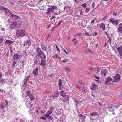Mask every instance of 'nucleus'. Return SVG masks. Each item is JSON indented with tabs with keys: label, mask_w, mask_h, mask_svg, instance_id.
Listing matches in <instances>:
<instances>
[{
	"label": "nucleus",
	"mask_w": 122,
	"mask_h": 122,
	"mask_svg": "<svg viewBox=\"0 0 122 122\" xmlns=\"http://www.w3.org/2000/svg\"><path fill=\"white\" fill-rule=\"evenodd\" d=\"M14 23L15 28H19L20 27L21 25L20 22L18 20L16 21Z\"/></svg>",
	"instance_id": "nucleus-10"
},
{
	"label": "nucleus",
	"mask_w": 122,
	"mask_h": 122,
	"mask_svg": "<svg viewBox=\"0 0 122 122\" xmlns=\"http://www.w3.org/2000/svg\"><path fill=\"white\" fill-rule=\"evenodd\" d=\"M82 102V101H79L78 100H75V102L76 105L79 104H81V103Z\"/></svg>",
	"instance_id": "nucleus-34"
},
{
	"label": "nucleus",
	"mask_w": 122,
	"mask_h": 122,
	"mask_svg": "<svg viewBox=\"0 0 122 122\" xmlns=\"http://www.w3.org/2000/svg\"><path fill=\"white\" fill-rule=\"evenodd\" d=\"M121 105H116L114 106V108H118L119 106H120Z\"/></svg>",
	"instance_id": "nucleus-53"
},
{
	"label": "nucleus",
	"mask_w": 122,
	"mask_h": 122,
	"mask_svg": "<svg viewBox=\"0 0 122 122\" xmlns=\"http://www.w3.org/2000/svg\"><path fill=\"white\" fill-rule=\"evenodd\" d=\"M47 12H46V13L49 14L51 12H53V9L51 8H48L47 10Z\"/></svg>",
	"instance_id": "nucleus-28"
},
{
	"label": "nucleus",
	"mask_w": 122,
	"mask_h": 122,
	"mask_svg": "<svg viewBox=\"0 0 122 122\" xmlns=\"http://www.w3.org/2000/svg\"><path fill=\"white\" fill-rule=\"evenodd\" d=\"M40 118L42 120H46V118L42 116L40 117Z\"/></svg>",
	"instance_id": "nucleus-43"
},
{
	"label": "nucleus",
	"mask_w": 122,
	"mask_h": 122,
	"mask_svg": "<svg viewBox=\"0 0 122 122\" xmlns=\"http://www.w3.org/2000/svg\"><path fill=\"white\" fill-rule=\"evenodd\" d=\"M56 48H57V50L59 51H60L59 49L58 46L56 44Z\"/></svg>",
	"instance_id": "nucleus-61"
},
{
	"label": "nucleus",
	"mask_w": 122,
	"mask_h": 122,
	"mask_svg": "<svg viewBox=\"0 0 122 122\" xmlns=\"http://www.w3.org/2000/svg\"><path fill=\"white\" fill-rule=\"evenodd\" d=\"M13 43V41L11 40H6L5 41V43L9 45H11Z\"/></svg>",
	"instance_id": "nucleus-15"
},
{
	"label": "nucleus",
	"mask_w": 122,
	"mask_h": 122,
	"mask_svg": "<svg viewBox=\"0 0 122 122\" xmlns=\"http://www.w3.org/2000/svg\"><path fill=\"white\" fill-rule=\"evenodd\" d=\"M85 35H86L87 36H90V35L88 33H85Z\"/></svg>",
	"instance_id": "nucleus-58"
},
{
	"label": "nucleus",
	"mask_w": 122,
	"mask_h": 122,
	"mask_svg": "<svg viewBox=\"0 0 122 122\" xmlns=\"http://www.w3.org/2000/svg\"><path fill=\"white\" fill-rule=\"evenodd\" d=\"M51 114L49 113L48 112V111H47V113H46L44 115L46 117H48L49 116V115H51Z\"/></svg>",
	"instance_id": "nucleus-37"
},
{
	"label": "nucleus",
	"mask_w": 122,
	"mask_h": 122,
	"mask_svg": "<svg viewBox=\"0 0 122 122\" xmlns=\"http://www.w3.org/2000/svg\"><path fill=\"white\" fill-rule=\"evenodd\" d=\"M3 40L2 38H0V43H1L3 42Z\"/></svg>",
	"instance_id": "nucleus-56"
},
{
	"label": "nucleus",
	"mask_w": 122,
	"mask_h": 122,
	"mask_svg": "<svg viewBox=\"0 0 122 122\" xmlns=\"http://www.w3.org/2000/svg\"><path fill=\"white\" fill-rule=\"evenodd\" d=\"M121 105H116L114 106V108H118L119 106H120Z\"/></svg>",
	"instance_id": "nucleus-54"
},
{
	"label": "nucleus",
	"mask_w": 122,
	"mask_h": 122,
	"mask_svg": "<svg viewBox=\"0 0 122 122\" xmlns=\"http://www.w3.org/2000/svg\"><path fill=\"white\" fill-rule=\"evenodd\" d=\"M118 31L120 33H122V23H121L119 24V27L118 28Z\"/></svg>",
	"instance_id": "nucleus-16"
},
{
	"label": "nucleus",
	"mask_w": 122,
	"mask_h": 122,
	"mask_svg": "<svg viewBox=\"0 0 122 122\" xmlns=\"http://www.w3.org/2000/svg\"><path fill=\"white\" fill-rule=\"evenodd\" d=\"M107 71L106 69H103L101 71V74L103 76H105L107 75Z\"/></svg>",
	"instance_id": "nucleus-13"
},
{
	"label": "nucleus",
	"mask_w": 122,
	"mask_h": 122,
	"mask_svg": "<svg viewBox=\"0 0 122 122\" xmlns=\"http://www.w3.org/2000/svg\"><path fill=\"white\" fill-rule=\"evenodd\" d=\"M16 36L17 37L23 36L25 35V31L22 30H17L16 32Z\"/></svg>",
	"instance_id": "nucleus-2"
},
{
	"label": "nucleus",
	"mask_w": 122,
	"mask_h": 122,
	"mask_svg": "<svg viewBox=\"0 0 122 122\" xmlns=\"http://www.w3.org/2000/svg\"><path fill=\"white\" fill-rule=\"evenodd\" d=\"M46 59L42 60L40 65L44 66L46 64Z\"/></svg>",
	"instance_id": "nucleus-24"
},
{
	"label": "nucleus",
	"mask_w": 122,
	"mask_h": 122,
	"mask_svg": "<svg viewBox=\"0 0 122 122\" xmlns=\"http://www.w3.org/2000/svg\"><path fill=\"white\" fill-rule=\"evenodd\" d=\"M48 117V119H49L50 120H52V119L53 118L52 117H51V116H49V117Z\"/></svg>",
	"instance_id": "nucleus-50"
},
{
	"label": "nucleus",
	"mask_w": 122,
	"mask_h": 122,
	"mask_svg": "<svg viewBox=\"0 0 122 122\" xmlns=\"http://www.w3.org/2000/svg\"><path fill=\"white\" fill-rule=\"evenodd\" d=\"M90 10L89 8H87L85 10V12L86 13H87L90 11Z\"/></svg>",
	"instance_id": "nucleus-41"
},
{
	"label": "nucleus",
	"mask_w": 122,
	"mask_h": 122,
	"mask_svg": "<svg viewBox=\"0 0 122 122\" xmlns=\"http://www.w3.org/2000/svg\"><path fill=\"white\" fill-rule=\"evenodd\" d=\"M117 50L119 53H122V46L118 47L117 48Z\"/></svg>",
	"instance_id": "nucleus-25"
},
{
	"label": "nucleus",
	"mask_w": 122,
	"mask_h": 122,
	"mask_svg": "<svg viewBox=\"0 0 122 122\" xmlns=\"http://www.w3.org/2000/svg\"><path fill=\"white\" fill-rule=\"evenodd\" d=\"M27 81H25L24 82V85L25 86H27Z\"/></svg>",
	"instance_id": "nucleus-57"
},
{
	"label": "nucleus",
	"mask_w": 122,
	"mask_h": 122,
	"mask_svg": "<svg viewBox=\"0 0 122 122\" xmlns=\"http://www.w3.org/2000/svg\"><path fill=\"white\" fill-rule=\"evenodd\" d=\"M20 56L18 54H15V55L13 56V58L15 60H18L20 59Z\"/></svg>",
	"instance_id": "nucleus-14"
},
{
	"label": "nucleus",
	"mask_w": 122,
	"mask_h": 122,
	"mask_svg": "<svg viewBox=\"0 0 122 122\" xmlns=\"http://www.w3.org/2000/svg\"><path fill=\"white\" fill-rule=\"evenodd\" d=\"M81 35V33H78L75 35V36H79Z\"/></svg>",
	"instance_id": "nucleus-62"
},
{
	"label": "nucleus",
	"mask_w": 122,
	"mask_h": 122,
	"mask_svg": "<svg viewBox=\"0 0 122 122\" xmlns=\"http://www.w3.org/2000/svg\"><path fill=\"white\" fill-rule=\"evenodd\" d=\"M10 18L8 20V21L9 23H10L13 22V21H14L18 18V16L16 15L12 14H10Z\"/></svg>",
	"instance_id": "nucleus-3"
},
{
	"label": "nucleus",
	"mask_w": 122,
	"mask_h": 122,
	"mask_svg": "<svg viewBox=\"0 0 122 122\" xmlns=\"http://www.w3.org/2000/svg\"><path fill=\"white\" fill-rule=\"evenodd\" d=\"M38 68L37 67L36 68L34 69L33 70V73L34 74L35 77H36V75H37L38 74Z\"/></svg>",
	"instance_id": "nucleus-12"
},
{
	"label": "nucleus",
	"mask_w": 122,
	"mask_h": 122,
	"mask_svg": "<svg viewBox=\"0 0 122 122\" xmlns=\"http://www.w3.org/2000/svg\"><path fill=\"white\" fill-rule=\"evenodd\" d=\"M54 108L53 106H51L49 109V110L48 111V112L49 114H51L53 111V110L54 109Z\"/></svg>",
	"instance_id": "nucleus-19"
},
{
	"label": "nucleus",
	"mask_w": 122,
	"mask_h": 122,
	"mask_svg": "<svg viewBox=\"0 0 122 122\" xmlns=\"http://www.w3.org/2000/svg\"><path fill=\"white\" fill-rule=\"evenodd\" d=\"M35 108L29 110V113L30 115H31V114H33L35 113Z\"/></svg>",
	"instance_id": "nucleus-21"
},
{
	"label": "nucleus",
	"mask_w": 122,
	"mask_h": 122,
	"mask_svg": "<svg viewBox=\"0 0 122 122\" xmlns=\"http://www.w3.org/2000/svg\"><path fill=\"white\" fill-rule=\"evenodd\" d=\"M58 85H59V89L60 90H62L63 89V84L62 81L61 79H59L58 80Z\"/></svg>",
	"instance_id": "nucleus-9"
},
{
	"label": "nucleus",
	"mask_w": 122,
	"mask_h": 122,
	"mask_svg": "<svg viewBox=\"0 0 122 122\" xmlns=\"http://www.w3.org/2000/svg\"><path fill=\"white\" fill-rule=\"evenodd\" d=\"M89 69L90 70H91L92 71H94V68L93 67H90L89 68Z\"/></svg>",
	"instance_id": "nucleus-48"
},
{
	"label": "nucleus",
	"mask_w": 122,
	"mask_h": 122,
	"mask_svg": "<svg viewBox=\"0 0 122 122\" xmlns=\"http://www.w3.org/2000/svg\"><path fill=\"white\" fill-rule=\"evenodd\" d=\"M26 93L28 96L30 97L32 94H31L29 90L27 91L26 92Z\"/></svg>",
	"instance_id": "nucleus-35"
},
{
	"label": "nucleus",
	"mask_w": 122,
	"mask_h": 122,
	"mask_svg": "<svg viewBox=\"0 0 122 122\" xmlns=\"http://www.w3.org/2000/svg\"><path fill=\"white\" fill-rule=\"evenodd\" d=\"M5 105L3 103L1 104L0 105V109H1L2 111L3 110V109L4 107H5Z\"/></svg>",
	"instance_id": "nucleus-33"
},
{
	"label": "nucleus",
	"mask_w": 122,
	"mask_h": 122,
	"mask_svg": "<svg viewBox=\"0 0 122 122\" xmlns=\"http://www.w3.org/2000/svg\"><path fill=\"white\" fill-rule=\"evenodd\" d=\"M41 46L43 50L44 51H46V49L45 46L43 44H41Z\"/></svg>",
	"instance_id": "nucleus-30"
},
{
	"label": "nucleus",
	"mask_w": 122,
	"mask_h": 122,
	"mask_svg": "<svg viewBox=\"0 0 122 122\" xmlns=\"http://www.w3.org/2000/svg\"><path fill=\"white\" fill-rule=\"evenodd\" d=\"M51 8H52L53 9V11L54 9H56V7L55 6H51Z\"/></svg>",
	"instance_id": "nucleus-49"
},
{
	"label": "nucleus",
	"mask_w": 122,
	"mask_h": 122,
	"mask_svg": "<svg viewBox=\"0 0 122 122\" xmlns=\"http://www.w3.org/2000/svg\"><path fill=\"white\" fill-rule=\"evenodd\" d=\"M82 88L83 89V90L84 91V93H86L87 91L85 89V87L84 86H83L82 87Z\"/></svg>",
	"instance_id": "nucleus-45"
},
{
	"label": "nucleus",
	"mask_w": 122,
	"mask_h": 122,
	"mask_svg": "<svg viewBox=\"0 0 122 122\" xmlns=\"http://www.w3.org/2000/svg\"><path fill=\"white\" fill-rule=\"evenodd\" d=\"M121 77L120 75L118 74H117L114 77V80L112 81L113 82H116L119 81Z\"/></svg>",
	"instance_id": "nucleus-5"
},
{
	"label": "nucleus",
	"mask_w": 122,
	"mask_h": 122,
	"mask_svg": "<svg viewBox=\"0 0 122 122\" xmlns=\"http://www.w3.org/2000/svg\"><path fill=\"white\" fill-rule=\"evenodd\" d=\"M112 79L111 77H109L107 79L105 82L106 84H107V83L111 81Z\"/></svg>",
	"instance_id": "nucleus-27"
},
{
	"label": "nucleus",
	"mask_w": 122,
	"mask_h": 122,
	"mask_svg": "<svg viewBox=\"0 0 122 122\" xmlns=\"http://www.w3.org/2000/svg\"><path fill=\"white\" fill-rule=\"evenodd\" d=\"M15 23H12L9 24L7 25L8 27H9L8 28L9 30H10L11 29L15 28Z\"/></svg>",
	"instance_id": "nucleus-11"
},
{
	"label": "nucleus",
	"mask_w": 122,
	"mask_h": 122,
	"mask_svg": "<svg viewBox=\"0 0 122 122\" xmlns=\"http://www.w3.org/2000/svg\"><path fill=\"white\" fill-rule=\"evenodd\" d=\"M98 104H99V106H102V103L99 102L98 103Z\"/></svg>",
	"instance_id": "nucleus-64"
},
{
	"label": "nucleus",
	"mask_w": 122,
	"mask_h": 122,
	"mask_svg": "<svg viewBox=\"0 0 122 122\" xmlns=\"http://www.w3.org/2000/svg\"><path fill=\"white\" fill-rule=\"evenodd\" d=\"M4 11L5 12L6 14H7L8 13H10V14H11V11L9 9L5 7V9H4Z\"/></svg>",
	"instance_id": "nucleus-20"
},
{
	"label": "nucleus",
	"mask_w": 122,
	"mask_h": 122,
	"mask_svg": "<svg viewBox=\"0 0 122 122\" xmlns=\"http://www.w3.org/2000/svg\"><path fill=\"white\" fill-rule=\"evenodd\" d=\"M59 92L58 91L55 92L53 94V97L54 98H57L59 96Z\"/></svg>",
	"instance_id": "nucleus-23"
},
{
	"label": "nucleus",
	"mask_w": 122,
	"mask_h": 122,
	"mask_svg": "<svg viewBox=\"0 0 122 122\" xmlns=\"http://www.w3.org/2000/svg\"><path fill=\"white\" fill-rule=\"evenodd\" d=\"M100 68L99 67H98L97 69V71L98 73L100 71Z\"/></svg>",
	"instance_id": "nucleus-63"
},
{
	"label": "nucleus",
	"mask_w": 122,
	"mask_h": 122,
	"mask_svg": "<svg viewBox=\"0 0 122 122\" xmlns=\"http://www.w3.org/2000/svg\"><path fill=\"white\" fill-rule=\"evenodd\" d=\"M13 63L12 64V66H13L16 67L17 66V65H16V62L15 61H13Z\"/></svg>",
	"instance_id": "nucleus-38"
},
{
	"label": "nucleus",
	"mask_w": 122,
	"mask_h": 122,
	"mask_svg": "<svg viewBox=\"0 0 122 122\" xmlns=\"http://www.w3.org/2000/svg\"><path fill=\"white\" fill-rule=\"evenodd\" d=\"M30 97V99L32 101L33 100L35 99V97L32 94Z\"/></svg>",
	"instance_id": "nucleus-36"
},
{
	"label": "nucleus",
	"mask_w": 122,
	"mask_h": 122,
	"mask_svg": "<svg viewBox=\"0 0 122 122\" xmlns=\"http://www.w3.org/2000/svg\"><path fill=\"white\" fill-rule=\"evenodd\" d=\"M29 76H28L26 77L25 79V81H27L29 79Z\"/></svg>",
	"instance_id": "nucleus-52"
},
{
	"label": "nucleus",
	"mask_w": 122,
	"mask_h": 122,
	"mask_svg": "<svg viewBox=\"0 0 122 122\" xmlns=\"http://www.w3.org/2000/svg\"><path fill=\"white\" fill-rule=\"evenodd\" d=\"M36 51L38 53H44L41 50V49L38 48L36 49Z\"/></svg>",
	"instance_id": "nucleus-32"
},
{
	"label": "nucleus",
	"mask_w": 122,
	"mask_h": 122,
	"mask_svg": "<svg viewBox=\"0 0 122 122\" xmlns=\"http://www.w3.org/2000/svg\"><path fill=\"white\" fill-rule=\"evenodd\" d=\"M65 69L68 72H69L70 71V69L67 66H65Z\"/></svg>",
	"instance_id": "nucleus-40"
},
{
	"label": "nucleus",
	"mask_w": 122,
	"mask_h": 122,
	"mask_svg": "<svg viewBox=\"0 0 122 122\" xmlns=\"http://www.w3.org/2000/svg\"><path fill=\"white\" fill-rule=\"evenodd\" d=\"M60 95L63 97H64L66 96L65 92L64 91H61L60 92Z\"/></svg>",
	"instance_id": "nucleus-29"
},
{
	"label": "nucleus",
	"mask_w": 122,
	"mask_h": 122,
	"mask_svg": "<svg viewBox=\"0 0 122 122\" xmlns=\"http://www.w3.org/2000/svg\"><path fill=\"white\" fill-rule=\"evenodd\" d=\"M76 87L77 88L79 89L80 90L81 89V86L78 85L76 84L75 85Z\"/></svg>",
	"instance_id": "nucleus-39"
},
{
	"label": "nucleus",
	"mask_w": 122,
	"mask_h": 122,
	"mask_svg": "<svg viewBox=\"0 0 122 122\" xmlns=\"http://www.w3.org/2000/svg\"><path fill=\"white\" fill-rule=\"evenodd\" d=\"M96 86L95 85H94L93 84V86L92 87V89L93 90H94L96 89Z\"/></svg>",
	"instance_id": "nucleus-46"
},
{
	"label": "nucleus",
	"mask_w": 122,
	"mask_h": 122,
	"mask_svg": "<svg viewBox=\"0 0 122 122\" xmlns=\"http://www.w3.org/2000/svg\"><path fill=\"white\" fill-rule=\"evenodd\" d=\"M39 56L42 60L45 59V58H46V56L45 55V54H38Z\"/></svg>",
	"instance_id": "nucleus-18"
},
{
	"label": "nucleus",
	"mask_w": 122,
	"mask_h": 122,
	"mask_svg": "<svg viewBox=\"0 0 122 122\" xmlns=\"http://www.w3.org/2000/svg\"><path fill=\"white\" fill-rule=\"evenodd\" d=\"M54 57H56L57 58H58L59 59H61V58L59 56H58L57 54H56L55 56H54Z\"/></svg>",
	"instance_id": "nucleus-44"
},
{
	"label": "nucleus",
	"mask_w": 122,
	"mask_h": 122,
	"mask_svg": "<svg viewBox=\"0 0 122 122\" xmlns=\"http://www.w3.org/2000/svg\"><path fill=\"white\" fill-rule=\"evenodd\" d=\"M98 113V112H95L90 113V115L91 116V117H90V118L93 119V118H92V117H93L94 119H98L99 118V116Z\"/></svg>",
	"instance_id": "nucleus-4"
},
{
	"label": "nucleus",
	"mask_w": 122,
	"mask_h": 122,
	"mask_svg": "<svg viewBox=\"0 0 122 122\" xmlns=\"http://www.w3.org/2000/svg\"><path fill=\"white\" fill-rule=\"evenodd\" d=\"M71 7L69 6H65L64 8V10H66L67 12H69L70 10Z\"/></svg>",
	"instance_id": "nucleus-22"
},
{
	"label": "nucleus",
	"mask_w": 122,
	"mask_h": 122,
	"mask_svg": "<svg viewBox=\"0 0 122 122\" xmlns=\"http://www.w3.org/2000/svg\"><path fill=\"white\" fill-rule=\"evenodd\" d=\"M68 61V59H65L62 60V62H67Z\"/></svg>",
	"instance_id": "nucleus-55"
},
{
	"label": "nucleus",
	"mask_w": 122,
	"mask_h": 122,
	"mask_svg": "<svg viewBox=\"0 0 122 122\" xmlns=\"http://www.w3.org/2000/svg\"><path fill=\"white\" fill-rule=\"evenodd\" d=\"M79 120L80 122H90L88 118L89 117L87 115H83L81 114H79Z\"/></svg>",
	"instance_id": "nucleus-1"
},
{
	"label": "nucleus",
	"mask_w": 122,
	"mask_h": 122,
	"mask_svg": "<svg viewBox=\"0 0 122 122\" xmlns=\"http://www.w3.org/2000/svg\"><path fill=\"white\" fill-rule=\"evenodd\" d=\"M94 77L97 80H99L100 79L99 77H97V76H95V75H94Z\"/></svg>",
	"instance_id": "nucleus-59"
},
{
	"label": "nucleus",
	"mask_w": 122,
	"mask_h": 122,
	"mask_svg": "<svg viewBox=\"0 0 122 122\" xmlns=\"http://www.w3.org/2000/svg\"><path fill=\"white\" fill-rule=\"evenodd\" d=\"M81 6L83 8H86V4L84 3L82 4Z\"/></svg>",
	"instance_id": "nucleus-42"
},
{
	"label": "nucleus",
	"mask_w": 122,
	"mask_h": 122,
	"mask_svg": "<svg viewBox=\"0 0 122 122\" xmlns=\"http://www.w3.org/2000/svg\"><path fill=\"white\" fill-rule=\"evenodd\" d=\"M30 103H29V102L28 103H26V106L27 107L31 108L32 107V105Z\"/></svg>",
	"instance_id": "nucleus-31"
},
{
	"label": "nucleus",
	"mask_w": 122,
	"mask_h": 122,
	"mask_svg": "<svg viewBox=\"0 0 122 122\" xmlns=\"http://www.w3.org/2000/svg\"><path fill=\"white\" fill-rule=\"evenodd\" d=\"M5 7L1 6H0V10H4V9H5Z\"/></svg>",
	"instance_id": "nucleus-47"
},
{
	"label": "nucleus",
	"mask_w": 122,
	"mask_h": 122,
	"mask_svg": "<svg viewBox=\"0 0 122 122\" xmlns=\"http://www.w3.org/2000/svg\"><path fill=\"white\" fill-rule=\"evenodd\" d=\"M107 107L110 111L113 112L114 110V106L113 104L109 105L107 106Z\"/></svg>",
	"instance_id": "nucleus-7"
},
{
	"label": "nucleus",
	"mask_w": 122,
	"mask_h": 122,
	"mask_svg": "<svg viewBox=\"0 0 122 122\" xmlns=\"http://www.w3.org/2000/svg\"><path fill=\"white\" fill-rule=\"evenodd\" d=\"M108 37L109 39L110 43L111 42V40H112V39L111 38V37H110L109 36Z\"/></svg>",
	"instance_id": "nucleus-60"
},
{
	"label": "nucleus",
	"mask_w": 122,
	"mask_h": 122,
	"mask_svg": "<svg viewBox=\"0 0 122 122\" xmlns=\"http://www.w3.org/2000/svg\"><path fill=\"white\" fill-rule=\"evenodd\" d=\"M110 20L111 22L114 25H118V22L117 20H115L113 18H110Z\"/></svg>",
	"instance_id": "nucleus-6"
},
{
	"label": "nucleus",
	"mask_w": 122,
	"mask_h": 122,
	"mask_svg": "<svg viewBox=\"0 0 122 122\" xmlns=\"http://www.w3.org/2000/svg\"><path fill=\"white\" fill-rule=\"evenodd\" d=\"M105 26L104 24L102 23L100 24L99 27L102 28L103 30H104L105 29Z\"/></svg>",
	"instance_id": "nucleus-17"
},
{
	"label": "nucleus",
	"mask_w": 122,
	"mask_h": 122,
	"mask_svg": "<svg viewBox=\"0 0 122 122\" xmlns=\"http://www.w3.org/2000/svg\"><path fill=\"white\" fill-rule=\"evenodd\" d=\"M78 82L79 84L81 85H84V84L83 82L81 81H78Z\"/></svg>",
	"instance_id": "nucleus-51"
},
{
	"label": "nucleus",
	"mask_w": 122,
	"mask_h": 122,
	"mask_svg": "<svg viewBox=\"0 0 122 122\" xmlns=\"http://www.w3.org/2000/svg\"><path fill=\"white\" fill-rule=\"evenodd\" d=\"M31 44V41L30 40H28L25 42L24 45L26 48H28Z\"/></svg>",
	"instance_id": "nucleus-8"
},
{
	"label": "nucleus",
	"mask_w": 122,
	"mask_h": 122,
	"mask_svg": "<svg viewBox=\"0 0 122 122\" xmlns=\"http://www.w3.org/2000/svg\"><path fill=\"white\" fill-rule=\"evenodd\" d=\"M69 96L67 95L66 96V97L63 98V101L64 102H66L67 101L69 100Z\"/></svg>",
	"instance_id": "nucleus-26"
}]
</instances>
